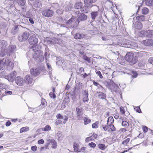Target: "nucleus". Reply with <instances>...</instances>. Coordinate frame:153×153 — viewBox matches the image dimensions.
Here are the masks:
<instances>
[{
  "label": "nucleus",
  "mask_w": 153,
  "mask_h": 153,
  "mask_svg": "<svg viewBox=\"0 0 153 153\" xmlns=\"http://www.w3.org/2000/svg\"><path fill=\"white\" fill-rule=\"evenodd\" d=\"M31 50L34 52L33 54V57L34 60L38 62H42L44 59L43 56V52L40 50H37L35 51L34 47H33Z\"/></svg>",
  "instance_id": "obj_1"
},
{
  "label": "nucleus",
  "mask_w": 153,
  "mask_h": 153,
  "mask_svg": "<svg viewBox=\"0 0 153 153\" xmlns=\"http://www.w3.org/2000/svg\"><path fill=\"white\" fill-rule=\"evenodd\" d=\"M125 59L127 61L132 64H135L138 61L137 56H134V53L131 52L127 53Z\"/></svg>",
  "instance_id": "obj_2"
},
{
  "label": "nucleus",
  "mask_w": 153,
  "mask_h": 153,
  "mask_svg": "<svg viewBox=\"0 0 153 153\" xmlns=\"http://www.w3.org/2000/svg\"><path fill=\"white\" fill-rule=\"evenodd\" d=\"M79 24V22L76 20V18L72 17L69 20L66 22V26L65 27L67 28H72L76 27ZM65 25H62L61 26H62L65 27Z\"/></svg>",
  "instance_id": "obj_3"
},
{
  "label": "nucleus",
  "mask_w": 153,
  "mask_h": 153,
  "mask_svg": "<svg viewBox=\"0 0 153 153\" xmlns=\"http://www.w3.org/2000/svg\"><path fill=\"white\" fill-rule=\"evenodd\" d=\"M30 33L27 31H25L19 34L18 38V40L20 42H24L28 39Z\"/></svg>",
  "instance_id": "obj_4"
},
{
  "label": "nucleus",
  "mask_w": 153,
  "mask_h": 153,
  "mask_svg": "<svg viewBox=\"0 0 153 153\" xmlns=\"http://www.w3.org/2000/svg\"><path fill=\"white\" fill-rule=\"evenodd\" d=\"M16 73L15 71L11 72L10 74L5 76V77L9 82H13L15 78Z\"/></svg>",
  "instance_id": "obj_5"
},
{
  "label": "nucleus",
  "mask_w": 153,
  "mask_h": 153,
  "mask_svg": "<svg viewBox=\"0 0 153 153\" xmlns=\"http://www.w3.org/2000/svg\"><path fill=\"white\" fill-rule=\"evenodd\" d=\"M15 81L16 84L19 86H22L25 84L23 78L20 76H18L15 78Z\"/></svg>",
  "instance_id": "obj_6"
},
{
  "label": "nucleus",
  "mask_w": 153,
  "mask_h": 153,
  "mask_svg": "<svg viewBox=\"0 0 153 153\" xmlns=\"http://www.w3.org/2000/svg\"><path fill=\"white\" fill-rule=\"evenodd\" d=\"M53 11L52 10L46 9L43 11L42 13V15L46 17H51L53 16Z\"/></svg>",
  "instance_id": "obj_7"
},
{
  "label": "nucleus",
  "mask_w": 153,
  "mask_h": 153,
  "mask_svg": "<svg viewBox=\"0 0 153 153\" xmlns=\"http://www.w3.org/2000/svg\"><path fill=\"white\" fill-rule=\"evenodd\" d=\"M72 8L73 5L71 4H69L67 6L65 7L63 10H60L58 9L56 11V12L58 13L61 14L62 13L63 11H70L72 9Z\"/></svg>",
  "instance_id": "obj_8"
},
{
  "label": "nucleus",
  "mask_w": 153,
  "mask_h": 153,
  "mask_svg": "<svg viewBox=\"0 0 153 153\" xmlns=\"http://www.w3.org/2000/svg\"><path fill=\"white\" fill-rule=\"evenodd\" d=\"M29 42L30 45H35L38 42V39L35 35L30 36L29 39Z\"/></svg>",
  "instance_id": "obj_9"
},
{
  "label": "nucleus",
  "mask_w": 153,
  "mask_h": 153,
  "mask_svg": "<svg viewBox=\"0 0 153 153\" xmlns=\"http://www.w3.org/2000/svg\"><path fill=\"white\" fill-rule=\"evenodd\" d=\"M140 33L144 36L150 38L153 35V30H148L146 31H141Z\"/></svg>",
  "instance_id": "obj_10"
},
{
  "label": "nucleus",
  "mask_w": 153,
  "mask_h": 153,
  "mask_svg": "<svg viewBox=\"0 0 153 153\" xmlns=\"http://www.w3.org/2000/svg\"><path fill=\"white\" fill-rule=\"evenodd\" d=\"M76 112L78 119L79 120L82 119V115L83 114L82 108L81 107H77L76 108Z\"/></svg>",
  "instance_id": "obj_11"
},
{
  "label": "nucleus",
  "mask_w": 153,
  "mask_h": 153,
  "mask_svg": "<svg viewBox=\"0 0 153 153\" xmlns=\"http://www.w3.org/2000/svg\"><path fill=\"white\" fill-rule=\"evenodd\" d=\"M129 40L123 39L118 42V45L125 48H128Z\"/></svg>",
  "instance_id": "obj_12"
},
{
  "label": "nucleus",
  "mask_w": 153,
  "mask_h": 153,
  "mask_svg": "<svg viewBox=\"0 0 153 153\" xmlns=\"http://www.w3.org/2000/svg\"><path fill=\"white\" fill-rule=\"evenodd\" d=\"M9 60L6 58H4L0 61V70H3L5 66H7V62H8Z\"/></svg>",
  "instance_id": "obj_13"
},
{
  "label": "nucleus",
  "mask_w": 153,
  "mask_h": 153,
  "mask_svg": "<svg viewBox=\"0 0 153 153\" xmlns=\"http://www.w3.org/2000/svg\"><path fill=\"white\" fill-rule=\"evenodd\" d=\"M32 76L30 75H27L25 76L24 78V81L27 84H31L33 81Z\"/></svg>",
  "instance_id": "obj_14"
},
{
  "label": "nucleus",
  "mask_w": 153,
  "mask_h": 153,
  "mask_svg": "<svg viewBox=\"0 0 153 153\" xmlns=\"http://www.w3.org/2000/svg\"><path fill=\"white\" fill-rule=\"evenodd\" d=\"M109 87L111 91L117 92L119 91L120 88L117 84L113 82L111 85H109Z\"/></svg>",
  "instance_id": "obj_15"
},
{
  "label": "nucleus",
  "mask_w": 153,
  "mask_h": 153,
  "mask_svg": "<svg viewBox=\"0 0 153 153\" xmlns=\"http://www.w3.org/2000/svg\"><path fill=\"white\" fill-rule=\"evenodd\" d=\"M87 18V16L84 14L79 13L77 16V18L76 20L78 22H79V23L80 21H83L85 20Z\"/></svg>",
  "instance_id": "obj_16"
},
{
  "label": "nucleus",
  "mask_w": 153,
  "mask_h": 153,
  "mask_svg": "<svg viewBox=\"0 0 153 153\" xmlns=\"http://www.w3.org/2000/svg\"><path fill=\"white\" fill-rule=\"evenodd\" d=\"M30 72L31 74L34 76H38L40 73V71L36 68H33L31 69Z\"/></svg>",
  "instance_id": "obj_17"
},
{
  "label": "nucleus",
  "mask_w": 153,
  "mask_h": 153,
  "mask_svg": "<svg viewBox=\"0 0 153 153\" xmlns=\"http://www.w3.org/2000/svg\"><path fill=\"white\" fill-rule=\"evenodd\" d=\"M128 48L137 49L138 48L137 44L136 43L129 41Z\"/></svg>",
  "instance_id": "obj_18"
},
{
  "label": "nucleus",
  "mask_w": 153,
  "mask_h": 153,
  "mask_svg": "<svg viewBox=\"0 0 153 153\" xmlns=\"http://www.w3.org/2000/svg\"><path fill=\"white\" fill-rule=\"evenodd\" d=\"M142 42L146 46H150L153 44V40L152 39H147L143 41Z\"/></svg>",
  "instance_id": "obj_19"
},
{
  "label": "nucleus",
  "mask_w": 153,
  "mask_h": 153,
  "mask_svg": "<svg viewBox=\"0 0 153 153\" xmlns=\"http://www.w3.org/2000/svg\"><path fill=\"white\" fill-rule=\"evenodd\" d=\"M85 35L82 33H76L74 36V38L76 39H81L85 38Z\"/></svg>",
  "instance_id": "obj_20"
},
{
  "label": "nucleus",
  "mask_w": 153,
  "mask_h": 153,
  "mask_svg": "<svg viewBox=\"0 0 153 153\" xmlns=\"http://www.w3.org/2000/svg\"><path fill=\"white\" fill-rule=\"evenodd\" d=\"M83 100L84 102H88V92L86 90L84 91L83 95Z\"/></svg>",
  "instance_id": "obj_21"
},
{
  "label": "nucleus",
  "mask_w": 153,
  "mask_h": 153,
  "mask_svg": "<svg viewBox=\"0 0 153 153\" xmlns=\"http://www.w3.org/2000/svg\"><path fill=\"white\" fill-rule=\"evenodd\" d=\"M136 28L138 30H140L142 29L143 27L142 23L139 22H136L134 25V26H133Z\"/></svg>",
  "instance_id": "obj_22"
},
{
  "label": "nucleus",
  "mask_w": 153,
  "mask_h": 153,
  "mask_svg": "<svg viewBox=\"0 0 153 153\" xmlns=\"http://www.w3.org/2000/svg\"><path fill=\"white\" fill-rule=\"evenodd\" d=\"M73 147L74 151L78 152H80V151H79V146L78 143L76 142L74 143L73 145Z\"/></svg>",
  "instance_id": "obj_23"
},
{
  "label": "nucleus",
  "mask_w": 153,
  "mask_h": 153,
  "mask_svg": "<svg viewBox=\"0 0 153 153\" xmlns=\"http://www.w3.org/2000/svg\"><path fill=\"white\" fill-rule=\"evenodd\" d=\"M35 7L39 8L42 6V4L41 1L39 0H36L33 4Z\"/></svg>",
  "instance_id": "obj_24"
},
{
  "label": "nucleus",
  "mask_w": 153,
  "mask_h": 153,
  "mask_svg": "<svg viewBox=\"0 0 153 153\" xmlns=\"http://www.w3.org/2000/svg\"><path fill=\"white\" fill-rule=\"evenodd\" d=\"M18 31V26L15 25L13 26L11 30V33L15 35L16 33Z\"/></svg>",
  "instance_id": "obj_25"
},
{
  "label": "nucleus",
  "mask_w": 153,
  "mask_h": 153,
  "mask_svg": "<svg viewBox=\"0 0 153 153\" xmlns=\"http://www.w3.org/2000/svg\"><path fill=\"white\" fill-rule=\"evenodd\" d=\"M0 47L1 49L5 50V48L7 45V42L6 41L4 40H2L1 41Z\"/></svg>",
  "instance_id": "obj_26"
},
{
  "label": "nucleus",
  "mask_w": 153,
  "mask_h": 153,
  "mask_svg": "<svg viewBox=\"0 0 153 153\" xmlns=\"http://www.w3.org/2000/svg\"><path fill=\"white\" fill-rule=\"evenodd\" d=\"M50 142L51 143V147L53 149H56V148L57 144V143L54 139H51Z\"/></svg>",
  "instance_id": "obj_27"
},
{
  "label": "nucleus",
  "mask_w": 153,
  "mask_h": 153,
  "mask_svg": "<svg viewBox=\"0 0 153 153\" xmlns=\"http://www.w3.org/2000/svg\"><path fill=\"white\" fill-rule=\"evenodd\" d=\"M98 94V96L99 98L103 99H105L106 97L105 94L102 92H99L97 93Z\"/></svg>",
  "instance_id": "obj_28"
},
{
  "label": "nucleus",
  "mask_w": 153,
  "mask_h": 153,
  "mask_svg": "<svg viewBox=\"0 0 153 153\" xmlns=\"http://www.w3.org/2000/svg\"><path fill=\"white\" fill-rule=\"evenodd\" d=\"M98 13L97 11H93L91 13V17L92 20H94L98 16Z\"/></svg>",
  "instance_id": "obj_29"
},
{
  "label": "nucleus",
  "mask_w": 153,
  "mask_h": 153,
  "mask_svg": "<svg viewBox=\"0 0 153 153\" xmlns=\"http://www.w3.org/2000/svg\"><path fill=\"white\" fill-rule=\"evenodd\" d=\"M83 5V4L81 2H77L74 5V7L76 9H81Z\"/></svg>",
  "instance_id": "obj_30"
},
{
  "label": "nucleus",
  "mask_w": 153,
  "mask_h": 153,
  "mask_svg": "<svg viewBox=\"0 0 153 153\" xmlns=\"http://www.w3.org/2000/svg\"><path fill=\"white\" fill-rule=\"evenodd\" d=\"M7 66L9 68V70H12L14 66V64L12 62L9 60L8 62H7Z\"/></svg>",
  "instance_id": "obj_31"
},
{
  "label": "nucleus",
  "mask_w": 153,
  "mask_h": 153,
  "mask_svg": "<svg viewBox=\"0 0 153 153\" xmlns=\"http://www.w3.org/2000/svg\"><path fill=\"white\" fill-rule=\"evenodd\" d=\"M145 4L148 6H153V0H146Z\"/></svg>",
  "instance_id": "obj_32"
},
{
  "label": "nucleus",
  "mask_w": 153,
  "mask_h": 153,
  "mask_svg": "<svg viewBox=\"0 0 153 153\" xmlns=\"http://www.w3.org/2000/svg\"><path fill=\"white\" fill-rule=\"evenodd\" d=\"M16 47L14 45H12L9 46L8 48V53L14 52L16 50Z\"/></svg>",
  "instance_id": "obj_33"
},
{
  "label": "nucleus",
  "mask_w": 153,
  "mask_h": 153,
  "mask_svg": "<svg viewBox=\"0 0 153 153\" xmlns=\"http://www.w3.org/2000/svg\"><path fill=\"white\" fill-rule=\"evenodd\" d=\"M97 135L95 134H93L92 135L89 137H87L86 139V141L88 140H92L96 138L97 137Z\"/></svg>",
  "instance_id": "obj_34"
},
{
  "label": "nucleus",
  "mask_w": 153,
  "mask_h": 153,
  "mask_svg": "<svg viewBox=\"0 0 153 153\" xmlns=\"http://www.w3.org/2000/svg\"><path fill=\"white\" fill-rule=\"evenodd\" d=\"M8 88V85L4 83H0V92L1 90L4 88L5 89Z\"/></svg>",
  "instance_id": "obj_35"
},
{
  "label": "nucleus",
  "mask_w": 153,
  "mask_h": 153,
  "mask_svg": "<svg viewBox=\"0 0 153 153\" xmlns=\"http://www.w3.org/2000/svg\"><path fill=\"white\" fill-rule=\"evenodd\" d=\"M84 2L85 7H91L92 6V3L89 0H85Z\"/></svg>",
  "instance_id": "obj_36"
},
{
  "label": "nucleus",
  "mask_w": 153,
  "mask_h": 153,
  "mask_svg": "<svg viewBox=\"0 0 153 153\" xmlns=\"http://www.w3.org/2000/svg\"><path fill=\"white\" fill-rule=\"evenodd\" d=\"M18 5L21 6H23L26 3V0H17Z\"/></svg>",
  "instance_id": "obj_37"
},
{
  "label": "nucleus",
  "mask_w": 153,
  "mask_h": 153,
  "mask_svg": "<svg viewBox=\"0 0 153 153\" xmlns=\"http://www.w3.org/2000/svg\"><path fill=\"white\" fill-rule=\"evenodd\" d=\"M29 130V128L27 126H26L21 128L20 130V133H22L24 132L28 131Z\"/></svg>",
  "instance_id": "obj_38"
},
{
  "label": "nucleus",
  "mask_w": 153,
  "mask_h": 153,
  "mask_svg": "<svg viewBox=\"0 0 153 153\" xmlns=\"http://www.w3.org/2000/svg\"><path fill=\"white\" fill-rule=\"evenodd\" d=\"M47 102L43 98H41V103L40 106H42V108L45 107L46 105Z\"/></svg>",
  "instance_id": "obj_39"
},
{
  "label": "nucleus",
  "mask_w": 153,
  "mask_h": 153,
  "mask_svg": "<svg viewBox=\"0 0 153 153\" xmlns=\"http://www.w3.org/2000/svg\"><path fill=\"white\" fill-rule=\"evenodd\" d=\"M149 12V10L147 7H144L142 10V13L144 15L148 14Z\"/></svg>",
  "instance_id": "obj_40"
},
{
  "label": "nucleus",
  "mask_w": 153,
  "mask_h": 153,
  "mask_svg": "<svg viewBox=\"0 0 153 153\" xmlns=\"http://www.w3.org/2000/svg\"><path fill=\"white\" fill-rule=\"evenodd\" d=\"M80 56L82 57L84 60L86 61L88 63L91 62L90 58L87 57L85 55H84L82 56Z\"/></svg>",
  "instance_id": "obj_41"
},
{
  "label": "nucleus",
  "mask_w": 153,
  "mask_h": 153,
  "mask_svg": "<svg viewBox=\"0 0 153 153\" xmlns=\"http://www.w3.org/2000/svg\"><path fill=\"white\" fill-rule=\"evenodd\" d=\"M136 19L137 20L139 21H143L145 20V18L144 16L140 15L137 16L136 17Z\"/></svg>",
  "instance_id": "obj_42"
},
{
  "label": "nucleus",
  "mask_w": 153,
  "mask_h": 153,
  "mask_svg": "<svg viewBox=\"0 0 153 153\" xmlns=\"http://www.w3.org/2000/svg\"><path fill=\"white\" fill-rule=\"evenodd\" d=\"M83 120H84V124L86 125L91 122V120L90 119L86 117H83Z\"/></svg>",
  "instance_id": "obj_43"
},
{
  "label": "nucleus",
  "mask_w": 153,
  "mask_h": 153,
  "mask_svg": "<svg viewBox=\"0 0 153 153\" xmlns=\"http://www.w3.org/2000/svg\"><path fill=\"white\" fill-rule=\"evenodd\" d=\"M51 129V126L49 125H47L45 126L44 128H42V129L45 131H50Z\"/></svg>",
  "instance_id": "obj_44"
},
{
  "label": "nucleus",
  "mask_w": 153,
  "mask_h": 153,
  "mask_svg": "<svg viewBox=\"0 0 153 153\" xmlns=\"http://www.w3.org/2000/svg\"><path fill=\"white\" fill-rule=\"evenodd\" d=\"M98 147L99 149L101 150H104L106 148L105 145L104 144H99L98 145Z\"/></svg>",
  "instance_id": "obj_45"
},
{
  "label": "nucleus",
  "mask_w": 153,
  "mask_h": 153,
  "mask_svg": "<svg viewBox=\"0 0 153 153\" xmlns=\"http://www.w3.org/2000/svg\"><path fill=\"white\" fill-rule=\"evenodd\" d=\"M114 120L113 117H110L108 118L107 120V124H109V122L111 124H112L114 123Z\"/></svg>",
  "instance_id": "obj_46"
},
{
  "label": "nucleus",
  "mask_w": 153,
  "mask_h": 153,
  "mask_svg": "<svg viewBox=\"0 0 153 153\" xmlns=\"http://www.w3.org/2000/svg\"><path fill=\"white\" fill-rule=\"evenodd\" d=\"M7 53L6 50L1 49V52L0 53V56L1 57H3Z\"/></svg>",
  "instance_id": "obj_47"
},
{
  "label": "nucleus",
  "mask_w": 153,
  "mask_h": 153,
  "mask_svg": "<svg viewBox=\"0 0 153 153\" xmlns=\"http://www.w3.org/2000/svg\"><path fill=\"white\" fill-rule=\"evenodd\" d=\"M108 128H110V129H111V131H115L116 129L115 127L113 125L111 124H110L108 125Z\"/></svg>",
  "instance_id": "obj_48"
},
{
  "label": "nucleus",
  "mask_w": 153,
  "mask_h": 153,
  "mask_svg": "<svg viewBox=\"0 0 153 153\" xmlns=\"http://www.w3.org/2000/svg\"><path fill=\"white\" fill-rule=\"evenodd\" d=\"M29 111L33 113H35L38 110L36 108H31L29 107Z\"/></svg>",
  "instance_id": "obj_49"
},
{
  "label": "nucleus",
  "mask_w": 153,
  "mask_h": 153,
  "mask_svg": "<svg viewBox=\"0 0 153 153\" xmlns=\"http://www.w3.org/2000/svg\"><path fill=\"white\" fill-rule=\"evenodd\" d=\"M130 139L127 138L126 139L124 140L122 142V144L124 145H126L130 141Z\"/></svg>",
  "instance_id": "obj_50"
},
{
  "label": "nucleus",
  "mask_w": 153,
  "mask_h": 153,
  "mask_svg": "<svg viewBox=\"0 0 153 153\" xmlns=\"http://www.w3.org/2000/svg\"><path fill=\"white\" fill-rule=\"evenodd\" d=\"M93 83L95 85L97 86L99 88H102V89L103 88V87L100 85L98 82L94 81L93 82Z\"/></svg>",
  "instance_id": "obj_51"
},
{
  "label": "nucleus",
  "mask_w": 153,
  "mask_h": 153,
  "mask_svg": "<svg viewBox=\"0 0 153 153\" xmlns=\"http://www.w3.org/2000/svg\"><path fill=\"white\" fill-rule=\"evenodd\" d=\"M99 123L98 122H96L92 125V127L93 128H97L98 127Z\"/></svg>",
  "instance_id": "obj_52"
},
{
  "label": "nucleus",
  "mask_w": 153,
  "mask_h": 153,
  "mask_svg": "<svg viewBox=\"0 0 153 153\" xmlns=\"http://www.w3.org/2000/svg\"><path fill=\"white\" fill-rule=\"evenodd\" d=\"M134 109L137 112L139 113H141V111L140 108L139 106H137L134 107Z\"/></svg>",
  "instance_id": "obj_53"
},
{
  "label": "nucleus",
  "mask_w": 153,
  "mask_h": 153,
  "mask_svg": "<svg viewBox=\"0 0 153 153\" xmlns=\"http://www.w3.org/2000/svg\"><path fill=\"white\" fill-rule=\"evenodd\" d=\"M4 93L6 95H9L12 94V92L11 91L6 90L4 91Z\"/></svg>",
  "instance_id": "obj_54"
},
{
  "label": "nucleus",
  "mask_w": 153,
  "mask_h": 153,
  "mask_svg": "<svg viewBox=\"0 0 153 153\" xmlns=\"http://www.w3.org/2000/svg\"><path fill=\"white\" fill-rule=\"evenodd\" d=\"M62 123V121L59 120H57L56 121L55 125L56 126H58Z\"/></svg>",
  "instance_id": "obj_55"
},
{
  "label": "nucleus",
  "mask_w": 153,
  "mask_h": 153,
  "mask_svg": "<svg viewBox=\"0 0 153 153\" xmlns=\"http://www.w3.org/2000/svg\"><path fill=\"white\" fill-rule=\"evenodd\" d=\"M88 145L89 146L94 148L96 146V145L94 143L91 142V143L88 144Z\"/></svg>",
  "instance_id": "obj_56"
},
{
  "label": "nucleus",
  "mask_w": 153,
  "mask_h": 153,
  "mask_svg": "<svg viewBox=\"0 0 153 153\" xmlns=\"http://www.w3.org/2000/svg\"><path fill=\"white\" fill-rule=\"evenodd\" d=\"M128 125V123L126 121H123L122 123V126L125 127L127 126Z\"/></svg>",
  "instance_id": "obj_57"
},
{
  "label": "nucleus",
  "mask_w": 153,
  "mask_h": 153,
  "mask_svg": "<svg viewBox=\"0 0 153 153\" xmlns=\"http://www.w3.org/2000/svg\"><path fill=\"white\" fill-rule=\"evenodd\" d=\"M132 74H131L133 77L134 78H136L137 75V73L135 71H132Z\"/></svg>",
  "instance_id": "obj_58"
},
{
  "label": "nucleus",
  "mask_w": 153,
  "mask_h": 153,
  "mask_svg": "<svg viewBox=\"0 0 153 153\" xmlns=\"http://www.w3.org/2000/svg\"><path fill=\"white\" fill-rule=\"evenodd\" d=\"M96 74L99 76L100 78L102 79L103 76L102 75L101 72L99 71H97L96 72Z\"/></svg>",
  "instance_id": "obj_59"
},
{
  "label": "nucleus",
  "mask_w": 153,
  "mask_h": 153,
  "mask_svg": "<svg viewBox=\"0 0 153 153\" xmlns=\"http://www.w3.org/2000/svg\"><path fill=\"white\" fill-rule=\"evenodd\" d=\"M49 95L52 98H55L56 97L55 94L54 93L52 92L50 93Z\"/></svg>",
  "instance_id": "obj_60"
},
{
  "label": "nucleus",
  "mask_w": 153,
  "mask_h": 153,
  "mask_svg": "<svg viewBox=\"0 0 153 153\" xmlns=\"http://www.w3.org/2000/svg\"><path fill=\"white\" fill-rule=\"evenodd\" d=\"M31 148L33 151L35 152L36 151L37 147L36 146H32Z\"/></svg>",
  "instance_id": "obj_61"
},
{
  "label": "nucleus",
  "mask_w": 153,
  "mask_h": 153,
  "mask_svg": "<svg viewBox=\"0 0 153 153\" xmlns=\"http://www.w3.org/2000/svg\"><path fill=\"white\" fill-rule=\"evenodd\" d=\"M45 142L43 139H41L38 140L37 143L39 144H43Z\"/></svg>",
  "instance_id": "obj_62"
},
{
  "label": "nucleus",
  "mask_w": 153,
  "mask_h": 153,
  "mask_svg": "<svg viewBox=\"0 0 153 153\" xmlns=\"http://www.w3.org/2000/svg\"><path fill=\"white\" fill-rule=\"evenodd\" d=\"M63 119L64 120L63 123H64L65 124L66 123L67 121L68 120V117L66 116H63Z\"/></svg>",
  "instance_id": "obj_63"
},
{
  "label": "nucleus",
  "mask_w": 153,
  "mask_h": 153,
  "mask_svg": "<svg viewBox=\"0 0 153 153\" xmlns=\"http://www.w3.org/2000/svg\"><path fill=\"white\" fill-rule=\"evenodd\" d=\"M63 116L60 114H58L56 116V117L57 119H63Z\"/></svg>",
  "instance_id": "obj_64"
}]
</instances>
